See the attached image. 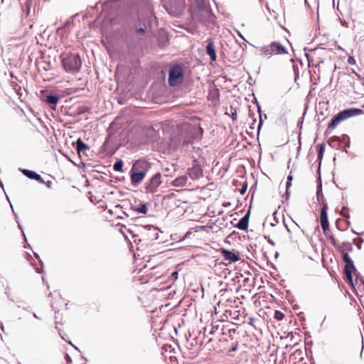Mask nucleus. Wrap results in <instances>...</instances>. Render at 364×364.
<instances>
[{
	"mask_svg": "<svg viewBox=\"0 0 364 364\" xmlns=\"http://www.w3.org/2000/svg\"><path fill=\"white\" fill-rule=\"evenodd\" d=\"M363 113V110L358 108H350L340 112L332 118L331 122L328 124L326 132L328 130L334 129L343 120L351 117L360 115Z\"/></svg>",
	"mask_w": 364,
	"mask_h": 364,
	"instance_id": "f257e3e1",
	"label": "nucleus"
},
{
	"mask_svg": "<svg viewBox=\"0 0 364 364\" xmlns=\"http://www.w3.org/2000/svg\"><path fill=\"white\" fill-rule=\"evenodd\" d=\"M189 10L193 18L201 21H208L211 18V13L203 0H196V6H191Z\"/></svg>",
	"mask_w": 364,
	"mask_h": 364,
	"instance_id": "f03ea898",
	"label": "nucleus"
},
{
	"mask_svg": "<svg viewBox=\"0 0 364 364\" xmlns=\"http://www.w3.org/2000/svg\"><path fill=\"white\" fill-rule=\"evenodd\" d=\"M147 164L144 161L138 160L131 170V181L133 184H138L145 177V171Z\"/></svg>",
	"mask_w": 364,
	"mask_h": 364,
	"instance_id": "7ed1b4c3",
	"label": "nucleus"
},
{
	"mask_svg": "<svg viewBox=\"0 0 364 364\" xmlns=\"http://www.w3.org/2000/svg\"><path fill=\"white\" fill-rule=\"evenodd\" d=\"M164 7L171 15L178 16L184 11L185 0H167Z\"/></svg>",
	"mask_w": 364,
	"mask_h": 364,
	"instance_id": "20e7f679",
	"label": "nucleus"
},
{
	"mask_svg": "<svg viewBox=\"0 0 364 364\" xmlns=\"http://www.w3.org/2000/svg\"><path fill=\"white\" fill-rule=\"evenodd\" d=\"M183 72L181 67L175 65L171 68L169 71L168 82L171 86H175L183 80Z\"/></svg>",
	"mask_w": 364,
	"mask_h": 364,
	"instance_id": "39448f33",
	"label": "nucleus"
},
{
	"mask_svg": "<svg viewBox=\"0 0 364 364\" xmlns=\"http://www.w3.org/2000/svg\"><path fill=\"white\" fill-rule=\"evenodd\" d=\"M263 50L266 55L269 56L287 53L286 47L279 42H272L269 46L264 47Z\"/></svg>",
	"mask_w": 364,
	"mask_h": 364,
	"instance_id": "423d86ee",
	"label": "nucleus"
},
{
	"mask_svg": "<svg viewBox=\"0 0 364 364\" xmlns=\"http://www.w3.org/2000/svg\"><path fill=\"white\" fill-rule=\"evenodd\" d=\"M19 170L21 171V173L25 176H26L29 179L35 180V181L39 182L40 183L45 184L48 188H51L52 181H45L42 178L41 175L38 174V173H36V171H32V170L26 169V168H20Z\"/></svg>",
	"mask_w": 364,
	"mask_h": 364,
	"instance_id": "0eeeda50",
	"label": "nucleus"
},
{
	"mask_svg": "<svg viewBox=\"0 0 364 364\" xmlns=\"http://www.w3.org/2000/svg\"><path fill=\"white\" fill-rule=\"evenodd\" d=\"M188 174L193 180L198 179L203 176V169L196 161H194L192 167L188 169Z\"/></svg>",
	"mask_w": 364,
	"mask_h": 364,
	"instance_id": "6e6552de",
	"label": "nucleus"
},
{
	"mask_svg": "<svg viewBox=\"0 0 364 364\" xmlns=\"http://www.w3.org/2000/svg\"><path fill=\"white\" fill-rule=\"evenodd\" d=\"M161 174H155L146 186V191L147 193H154L156 191L158 187L161 185Z\"/></svg>",
	"mask_w": 364,
	"mask_h": 364,
	"instance_id": "1a4fd4ad",
	"label": "nucleus"
},
{
	"mask_svg": "<svg viewBox=\"0 0 364 364\" xmlns=\"http://www.w3.org/2000/svg\"><path fill=\"white\" fill-rule=\"evenodd\" d=\"M322 203L323 206L321 210L320 220L322 230H323L324 232H326V230H329V223L327 216L328 205L324 202H322Z\"/></svg>",
	"mask_w": 364,
	"mask_h": 364,
	"instance_id": "9d476101",
	"label": "nucleus"
},
{
	"mask_svg": "<svg viewBox=\"0 0 364 364\" xmlns=\"http://www.w3.org/2000/svg\"><path fill=\"white\" fill-rule=\"evenodd\" d=\"M59 100L60 96L57 94L47 92L43 95V101L48 104L51 109H56Z\"/></svg>",
	"mask_w": 364,
	"mask_h": 364,
	"instance_id": "9b49d317",
	"label": "nucleus"
},
{
	"mask_svg": "<svg viewBox=\"0 0 364 364\" xmlns=\"http://www.w3.org/2000/svg\"><path fill=\"white\" fill-rule=\"evenodd\" d=\"M58 316L59 312H55V328L58 331L59 335L61 337L63 340H64L65 342L68 343V337L66 333L63 331V329L61 328V326H63V323H60V321H58Z\"/></svg>",
	"mask_w": 364,
	"mask_h": 364,
	"instance_id": "f8f14e48",
	"label": "nucleus"
},
{
	"mask_svg": "<svg viewBox=\"0 0 364 364\" xmlns=\"http://www.w3.org/2000/svg\"><path fill=\"white\" fill-rule=\"evenodd\" d=\"M221 253L224 257L225 259L228 260L229 262H237L240 260V257L238 254H236L233 251H230L228 250H222Z\"/></svg>",
	"mask_w": 364,
	"mask_h": 364,
	"instance_id": "ddd939ff",
	"label": "nucleus"
},
{
	"mask_svg": "<svg viewBox=\"0 0 364 364\" xmlns=\"http://www.w3.org/2000/svg\"><path fill=\"white\" fill-rule=\"evenodd\" d=\"M82 210H73L72 212V220L74 228H77L80 224L81 223L82 219Z\"/></svg>",
	"mask_w": 364,
	"mask_h": 364,
	"instance_id": "4468645a",
	"label": "nucleus"
},
{
	"mask_svg": "<svg viewBox=\"0 0 364 364\" xmlns=\"http://www.w3.org/2000/svg\"><path fill=\"white\" fill-rule=\"evenodd\" d=\"M338 250L343 253V259L345 262L350 259V257L348 255V254L345 252L346 250H353V247L350 242H343L342 246L338 247Z\"/></svg>",
	"mask_w": 364,
	"mask_h": 364,
	"instance_id": "2eb2a0df",
	"label": "nucleus"
},
{
	"mask_svg": "<svg viewBox=\"0 0 364 364\" xmlns=\"http://www.w3.org/2000/svg\"><path fill=\"white\" fill-rule=\"evenodd\" d=\"M206 53L210 56L211 60L215 61L216 60L215 46L213 41L211 39H208V44L206 46Z\"/></svg>",
	"mask_w": 364,
	"mask_h": 364,
	"instance_id": "dca6fc26",
	"label": "nucleus"
},
{
	"mask_svg": "<svg viewBox=\"0 0 364 364\" xmlns=\"http://www.w3.org/2000/svg\"><path fill=\"white\" fill-rule=\"evenodd\" d=\"M249 215L250 211H248L245 215L239 220L235 227L241 230H247L249 225Z\"/></svg>",
	"mask_w": 364,
	"mask_h": 364,
	"instance_id": "f3484780",
	"label": "nucleus"
},
{
	"mask_svg": "<svg viewBox=\"0 0 364 364\" xmlns=\"http://www.w3.org/2000/svg\"><path fill=\"white\" fill-rule=\"evenodd\" d=\"M188 178L186 176H181L175 178L172 182L171 185L174 187H183L186 185Z\"/></svg>",
	"mask_w": 364,
	"mask_h": 364,
	"instance_id": "a211bd4d",
	"label": "nucleus"
},
{
	"mask_svg": "<svg viewBox=\"0 0 364 364\" xmlns=\"http://www.w3.org/2000/svg\"><path fill=\"white\" fill-rule=\"evenodd\" d=\"M355 269V268L353 263L351 264V265H349V264L345 265L344 272H345L347 279L350 282H352V281H353L352 271L354 270Z\"/></svg>",
	"mask_w": 364,
	"mask_h": 364,
	"instance_id": "6ab92c4d",
	"label": "nucleus"
},
{
	"mask_svg": "<svg viewBox=\"0 0 364 364\" xmlns=\"http://www.w3.org/2000/svg\"><path fill=\"white\" fill-rule=\"evenodd\" d=\"M76 148L79 154L85 153L89 149V146L85 144L80 138L76 141Z\"/></svg>",
	"mask_w": 364,
	"mask_h": 364,
	"instance_id": "aec40b11",
	"label": "nucleus"
},
{
	"mask_svg": "<svg viewBox=\"0 0 364 364\" xmlns=\"http://www.w3.org/2000/svg\"><path fill=\"white\" fill-rule=\"evenodd\" d=\"M132 209L139 213L146 214L148 208L146 204H139V205H132Z\"/></svg>",
	"mask_w": 364,
	"mask_h": 364,
	"instance_id": "412c9836",
	"label": "nucleus"
},
{
	"mask_svg": "<svg viewBox=\"0 0 364 364\" xmlns=\"http://www.w3.org/2000/svg\"><path fill=\"white\" fill-rule=\"evenodd\" d=\"M316 147V149L318 151V159L321 161L323 159V153H324V150H325L324 144H317Z\"/></svg>",
	"mask_w": 364,
	"mask_h": 364,
	"instance_id": "4be33fe9",
	"label": "nucleus"
},
{
	"mask_svg": "<svg viewBox=\"0 0 364 364\" xmlns=\"http://www.w3.org/2000/svg\"><path fill=\"white\" fill-rule=\"evenodd\" d=\"M68 26V18L65 20L62 27L58 28L57 31H58V33L59 36H62L63 37V36L65 35V33L66 31V28Z\"/></svg>",
	"mask_w": 364,
	"mask_h": 364,
	"instance_id": "5701e85b",
	"label": "nucleus"
},
{
	"mask_svg": "<svg viewBox=\"0 0 364 364\" xmlns=\"http://www.w3.org/2000/svg\"><path fill=\"white\" fill-rule=\"evenodd\" d=\"M50 63H46V62H43L41 64H40L38 65V70H43L44 71H48L49 70H50Z\"/></svg>",
	"mask_w": 364,
	"mask_h": 364,
	"instance_id": "b1692460",
	"label": "nucleus"
},
{
	"mask_svg": "<svg viewBox=\"0 0 364 364\" xmlns=\"http://www.w3.org/2000/svg\"><path fill=\"white\" fill-rule=\"evenodd\" d=\"M123 161L122 160L117 161L114 164V170L116 171H122Z\"/></svg>",
	"mask_w": 364,
	"mask_h": 364,
	"instance_id": "393cba45",
	"label": "nucleus"
},
{
	"mask_svg": "<svg viewBox=\"0 0 364 364\" xmlns=\"http://www.w3.org/2000/svg\"><path fill=\"white\" fill-rule=\"evenodd\" d=\"M74 61H75V65L73 68V69L75 70H78L79 68L81 66V61L77 56L74 57ZM71 69H72V68L70 66V70H71Z\"/></svg>",
	"mask_w": 364,
	"mask_h": 364,
	"instance_id": "a878e982",
	"label": "nucleus"
},
{
	"mask_svg": "<svg viewBox=\"0 0 364 364\" xmlns=\"http://www.w3.org/2000/svg\"><path fill=\"white\" fill-rule=\"evenodd\" d=\"M274 317L277 320L281 321V320H282L284 318V314L282 311L277 310L274 312Z\"/></svg>",
	"mask_w": 364,
	"mask_h": 364,
	"instance_id": "bb28decb",
	"label": "nucleus"
},
{
	"mask_svg": "<svg viewBox=\"0 0 364 364\" xmlns=\"http://www.w3.org/2000/svg\"><path fill=\"white\" fill-rule=\"evenodd\" d=\"M62 64L66 71H68V56H63L62 59Z\"/></svg>",
	"mask_w": 364,
	"mask_h": 364,
	"instance_id": "cd10ccee",
	"label": "nucleus"
},
{
	"mask_svg": "<svg viewBox=\"0 0 364 364\" xmlns=\"http://www.w3.org/2000/svg\"><path fill=\"white\" fill-rule=\"evenodd\" d=\"M302 351L300 350H296L291 355L290 357H300V359H302Z\"/></svg>",
	"mask_w": 364,
	"mask_h": 364,
	"instance_id": "c85d7f7f",
	"label": "nucleus"
},
{
	"mask_svg": "<svg viewBox=\"0 0 364 364\" xmlns=\"http://www.w3.org/2000/svg\"><path fill=\"white\" fill-rule=\"evenodd\" d=\"M10 205H11V208H12V211H13V213H14V215H15L16 220H17L18 217H17V215H16V214L15 213V212H14V210L13 205H12V204H11V203H10ZM16 222L18 223V228H19V229H21V230H22V227H21V224L18 222V220H16ZM21 231H23V230H21ZM22 233H23V236H24L25 240H26V236H25L24 232H22Z\"/></svg>",
	"mask_w": 364,
	"mask_h": 364,
	"instance_id": "c756f323",
	"label": "nucleus"
},
{
	"mask_svg": "<svg viewBox=\"0 0 364 364\" xmlns=\"http://www.w3.org/2000/svg\"><path fill=\"white\" fill-rule=\"evenodd\" d=\"M330 240H331V243L333 246L336 247L338 249V247H339V246H341L340 245H338V244L337 243V241H336V238H335L333 236H331V237H330Z\"/></svg>",
	"mask_w": 364,
	"mask_h": 364,
	"instance_id": "7c9ffc66",
	"label": "nucleus"
},
{
	"mask_svg": "<svg viewBox=\"0 0 364 364\" xmlns=\"http://www.w3.org/2000/svg\"><path fill=\"white\" fill-rule=\"evenodd\" d=\"M292 176L291 175H289L287 177V192L288 191V189L289 188V187L291 186V182L292 181Z\"/></svg>",
	"mask_w": 364,
	"mask_h": 364,
	"instance_id": "2f4dec72",
	"label": "nucleus"
},
{
	"mask_svg": "<svg viewBox=\"0 0 364 364\" xmlns=\"http://www.w3.org/2000/svg\"><path fill=\"white\" fill-rule=\"evenodd\" d=\"M61 112L63 114L68 115V109L65 107H63V105L61 106Z\"/></svg>",
	"mask_w": 364,
	"mask_h": 364,
	"instance_id": "473e14b6",
	"label": "nucleus"
},
{
	"mask_svg": "<svg viewBox=\"0 0 364 364\" xmlns=\"http://www.w3.org/2000/svg\"><path fill=\"white\" fill-rule=\"evenodd\" d=\"M58 149V151L63 154V156H65L67 159H68V155L63 151V148L60 146Z\"/></svg>",
	"mask_w": 364,
	"mask_h": 364,
	"instance_id": "72a5a7b5",
	"label": "nucleus"
},
{
	"mask_svg": "<svg viewBox=\"0 0 364 364\" xmlns=\"http://www.w3.org/2000/svg\"><path fill=\"white\" fill-rule=\"evenodd\" d=\"M9 289V288H6V291H5V294L7 295L8 299H9L11 301L14 302V298H13V297H11V296H10V295L8 294V291H7V289Z\"/></svg>",
	"mask_w": 364,
	"mask_h": 364,
	"instance_id": "f704fd0d",
	"label": "nucleus"
},
{
	"mask_svg": "<svg viewBox=\"0 0 364 364\" xmlns=\"http://www.w3.org/2000/svg\"><path fill=\"white\" fill-rule=\"evenodd\" d=\"M137 32L139 34L144 35L145 33V29L143 28H140L137 29Z\"/></svg>",
	"mask_w": 364,
	"mask_h": 364,
	"instance_id": "c9c22d12",
	"label": "nucleus"
},
{
	"mask_svg": "<svg viewBox=\"0 0 364 364\" xmlns=\"http://www.w3.org/2000/svg\"><path fill=\"white\" fill-rule=\"evenodd\" d=\"M237 349V343L234 347L229 350V353L236 351Z\"/></svg>",
	"mask_w": 364,
	"mask_h": 364,
	"instance_id": "e433bc0d",
	"label": "nucleus"
},
{
	"mask_svg": "<svg viewBox=\"0 0 364 364\" xmlns=\"http://www.w3.org/2000/svg\"><path fill=\"white\" fill-rule=\"evenodd\" d=\"M247 191V186H244L241 190H240V193L241 194H244Z\"/></svg>",
	"mask_w": 364,
	"mask_h": 364,
	"instance_id": "4c0bfd02",
	"label": "nucleus"
},
{
	"mask_svg": "<svg viewBox=\"0 0 364 364\" xmlns=\"http://www.w3.org/2000/svg\"><path fill=\"white\" fill-rule=\"evenodd\" d=\"M198 132H199V133H198V134H199V135L201 136L203 135V129H202L200 127H198Z\"/></svg>",
	"mask_w": 364,
	"mask_h": 364,
	"instance_id": "58836bf2",
	"label": "nucleus"
},
{
	"mask_svg": "<svg viewBox=\"0 0 364 364\" xmlns=\"http://www.w3.org/2000/svg\"><path fill=\"white\" fill-rule=\"evenodd\" d=\"M306 57H307L309 63H310L311 62L314 61V60L311 58V55H306Z\"/></svg>",
	"mask_w": 364,
	"mask_h": 364,
	"instance_id": "ea45409f",
	"label": "nucleus"
},
{
	"mask_svg": "<svg viewBox=\"0 0 364 364\" xmlns=\"http://www.w3.org/2000/svg\"><path fill=\"white\" fill-rule=\"evenodd\" d=\"M64 358H65L66 363L68 364V353H65Z\"/></svg>",
	"mask_w": 364,
	"mask_h": 364,
	"instance_id": "a19ab883",
	"label": "nucleus"
},
{
	"mask_svg": "<svg viewBox=\"0 0 364 364\" xmlns=\"http://www.w3.org/2000/svg\"><path fill=\"white\" fill-rule=\"evenodd\" d=\"M353 262L351 258L350 259H348L347 262H346V264L351 265V264H353Z\"/></svg>",
	"mask_w": 364,
	"mask_h": 364,
	"instance_id": "79ce46f5",
	"label": "nucleus"
},
{
	"mask_svg": "<svg viewBox=\"0 0 364 364\" xmlns=\"http://www.w3.org/2000/svg\"><path fill=\"white\" fill-rule=\"evenodd\" d=\"M172 277L176 279L178 277V272H173Z\"/></svg>",
	"mask_w": 364,
	"mask_h": 364,
	"instance_id": "37998d69",
	"label": "nucleus"
},
{
	"mask_svg": "<svg viewBox=\"0 0 364 364\" xmlns=\"http://www.w3.org/2000/svg\"><path fill=\"white\" fill-rule=\"evenodd\" d=\"M0 328H1L2 331L4 330V325L2 323H0Z\"/></svg>",
	"mask_w": 364,
	"mask_h": 364,
	"instance_id": "c03bdc74",
	"label": "nucleus"
},
{
	"mask_svg": "<svg viewBox=\"0 0 364 364\" xmlns=\"http://www.w3.org/2000/svg\"><path fill=\"white\" fill-rule=\"evenodd\" d=\"M60 139H62L65 142V144H66L67 140H66L65 138H60Z\"/></svg>",
	"mask_w": 364,
	"mask_h": 364,
	"instance_id": "a18cd8bd",
	"label": "nucleus"
},
{
	"mask_svg": "<svg viewBox=\"0 0 364 364\" xmlns=\"http://www.w3.org/2000/svg\"><path fill=\"white\" fill-rule=\"evenodd\" d=\"M33 316L35 318H36L39 319V317H38V316L35 313H33Z\"/></svg>",
	"mask_w": 364,
	"mask_h": 364,
	"instance_id": "49530a36",
	"label": "nucleus"
},
{
	"mask_svg": "<svg viewBox=\"0 0 364 364\" xmlns=\"http://www.w3.org/2000/svg\"><path fill=\"white\" fill-rule=\"evenodd\" d=\"M34 255L36 257H37L38 259L40 258L39 255L37 253L34 252Z\"/></svg>",
	"mask_w": 364,
	"mask_h": 364,
	"instance_id": "de8ad7c7",
	"label": "nucleus"
},
{
	"mask_svg": "<svg viewBox=\"0 0 364 364\" xmlns=\"http://www.w3.org/2000/svg\"><path fill=\"white\" fill-rule=\"evenodd\" d=\"M36 272H37L38 273H41V271H40V270L38 269V268H36Z\"/></svg>",
	"mask_w": 364,
	"mask_h": 364,
	"instance_id": "09e8293b",
	"label": "nucleus"
},
{
	"mask_svg": "<svg viewBox=\"0 0 364 364\" xmlns=\"http://www.w3.org/2000/svg\"><path fill=\"white\" fill-rule=\"evenodd\" d=\"M262 125V122L260 121L259 124V126H258V128L259 129V127H261Z\"/></svg>",
	"mask_w": 364,
	"mask_h": 364,
	"instance_id": "8fccbe9b",
	"label": "nucleus"
},
{
	"mask_svg": "<svg viewBox=\"0 0 364 364\" xmlns=\"http://www.w3.org/2000/svg\"><path fill=\"white\" fill-rule=\"evenodd\" d=\"M321 63H323V61H318L317 65H316V66L318 65V64Z\"/></svg>",
	"mask_w": 364,
	"mask_h": 364,
	"instance_id": "3c124183",
	"label": "nucleus"
},
{
	"mask_svg": "<svg viewBox=\"0 0 364 364\" xmlns=\"http://www.w3.org/2000/svg\"><path fill=\"white\" fill-rule=\"evenodd\" d=\"M350 62H353V60L349 59V60H348V63H350Z\"/></svg>",
	"mask_w": 364,
	"mask_h": 364,
	"instance_id": "603ef678",
	"label": "nucleus"
},
{
	"mask_svg": "<svg viewBox=\"0 0 364 364\" xmlns=\"http://www.w3.org/2000/svg\"><path fill=\"white\" fill-rule=\"evenodd\" d=\"M350 62H353V60L349 59V60H348V63H350Z\"/></svg>",
	"mask_w": 364,
	"mask_h": 364,
	"instance_id": "864d4df0",
	"label": "nucleus"
},
{
	"mask_svg": "<svg viewBox=\"0 0 364 364\" xmlns=\"http://www.w3.org/2000/svg\"><path fill=\"white\" fill-rule=\"evenodd\" d=\"M44 80H49L50 79L49 78H43Z\"/></svg>",
	"mask_w": 364,
	"mask_h": 364,
	"instance_id": "5fc2aeb1",
	"label": "nucleus"
},
{
	"mask_svg": "<svg viewBox=\"0 0 364 364\" xmlns=\"http://www.w3.org/2000/svg\"><path fill=\"white\" fill-rule=\"evenodd\" d=\"M362 107L364 108V104L363 105V106H362Z\"/></svg>",
	"mask_w": 364,
	"mask_h": 364,
	"instance_id": "6e6d98bb",
	"label": "nucleus"
}]
</instances>
